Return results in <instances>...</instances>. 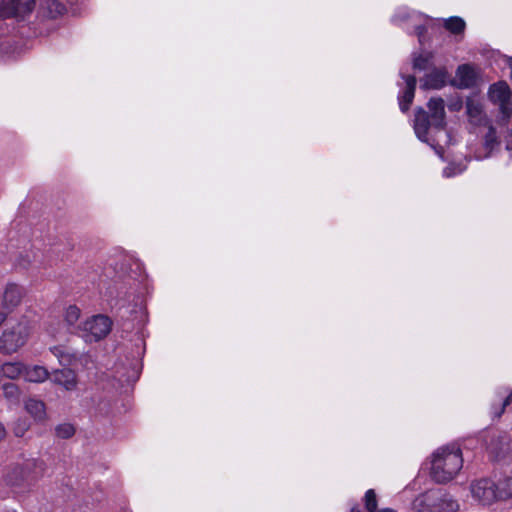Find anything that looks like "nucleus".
I'll list each match as a JSON object with an SVG mask.
<instances>
[{
    "label": "nucleus",
    "mask_w": 512,
    "mask_h": 512,
    "mask_svg": "<svg viewBox=\"0 0 512 512\" xmlns=\"http://www.w3.org/2000/svg\"><path fill=\"white\" fill-rule=\"evenodd\" d=\"M462 467L460 448L455 444L445 446L433 454L431 476L438 483H446L454 479Z\"/></svg>",
    "instance_id": "nucleus-1"
},
{
    "label": "nucleus",
    "mask_w": 512,
    "mask_h": 512,
    "mask_svg": "<svg viewBox=\"0 0 512 512\" xmlns=\"http://www.w3.org/2000/svg\"><path fill=\"white\" fill-rule=\"evenodd\" d=\"M488 98L499 108L496 124L500 127V134L511 135L507 123L512 118V95L507 83L500 81L492 84L488 91Z\"/></svg>",
    "instance_id": "nucleus-2"
},
{
    "label": "nucleus",
    "mask_w": 512,
    "mask_h": 512,
    "mask_svg": "<svg viewBox=\"0 0 512 512\" xmlns=\"http://www.w3.org/2000/svg\"><path fill=\"white\" fill-rule=\"evenodd\" d=\"M46 471V464L42 459H26L15 464L7 474V481L13 486L23 483H32L42 478Z\"/></svg>",
    "instance_id": "nucleus-3"
},
{
    "label": "nucleus",
    "mask_w": 512,
    "mask_h": 512,
    "mask_svg": "<svg viewBox=\"0 0 512 512\" xmlns=\"http://www.w3.org/2000/svg\"><path fill=\"white\" fill-rule=\"evenodd\" d=\"M391 23L405 30L409 34H416L419 42L427 32L426 16L406 6L395 9L390 19Z\"/></svg>",
    "instance_id": "nucleus-4"
},
{
    "label": "nucleus",
    "mask_w": 512,
    "mask_h": 512,
    "mask_svg": "<svg viewBox=\"0 0 512 512\" xmlns=\"http://www.w3.org/2000/svg\"><path fill=\"white\" fill-rule=\"evenodd\" d=\"M32 332L31 323L21 320L9 329H6L0 337V352L12 354L23 347Z\"/></svg>",
    "instance_id": "nucleus-5"
},
{
    "label": "nucleus",
    "mask_w": 512,
    "mask_h": 512,
    "mask_svg": "<svg viewBox=\"0 0 512 512\" xmlns=\"http://www.w3.org/2000/svg\"><path fill=\"white\" fill-rule=\"evenodd\" d=\"M112 321L105 315H94L82 322L79 327V335L85 342H97L105 338L111 331Z\"/></svg>",
    "instance_id": "nucleus-6"
},
{
    "label": "nucleus",
    "mask_w": 512,
    "mask_h": 512,
    "mask_svg": "<svg viewBox=\"0 0 512 512\" xmlns=\"http://www.w3.org/2000/svg\"><path fill=\"white\" fill-rule=\"evenodd\" d=\"M496 483L490 479H480L471 484V493L475 500L483 505H490L498 500Z\"/></svg>",
    "instance_id": "nucleus-7"
},
{
    "label": "nucleus",
    "mask_w": 512,
    "mask_h": 512,
    "mask_svg": "<svg viewBox=\"0 0 512 512\" xmlns=\"http://www.w3.org/2000/svg\"><path fill=\"white\" fill-rule=\"evenodd\" d=\"M34 6L35 0H0V19L24 17Z\"/></svg>",
    "instance_id": "nucleus-8"
},
{
    "label": "nucleus",
    "mask_w": 512,
    "mask_h": 512,
    "mask_svg": "<svg viewBox=\"0 0 512 512\" xmlns=\"http://www.w3.org/2000/svg\"><path fill=\"white\" fill-rule=\"evenodd\" d=\"M442 489H430L417 496L411 506L412 512H433L436 503L441 500Z\"/></svg>",
    "instance_id": "nucleus-9"
},
{
    "label": "nucleus",
    "mask_w": 512,
    "mask_h": 512,
    "mask_svg": "<svg viewBox=\"0 0 512 512\" xmlns=\"http://www.w3.org/2000/svg\"><path fill=\"white\" fill-rule=\"evenodd\" d=\"M428 108L432 126L438 130L444 129L446 124L444 100L442 98H431L428 102Z\"/></svg>",
    "instance_id": "nucleus-10"
},
{
    "label": "nucleus",
    "mask_w": 512,
    "mask_h": 512,
    "mask_svg": "<svg viewBox=\"0 0 512 512\" xmlns=\"http://www.w3.org/2000/svg\"><path fill=\"white\" fill-rule=\"evenodd\" d=\"M23 289L16 284H8L4 290L2 305L7 312L14 310L21 302Z\"/></svg>",
    "instance_id": "nucleus-11"
},
{
    "label": "nucleus",
    "mask_w": 512,
    "mask_h": 512,
    "mask_svg": "<svg viewBox=\"0 0 512 512\" xmlns=\"http://www.w3.org/2000/svg\"><path fill=\"white\" fill-rule=\"evenodd\" d=\"M431 125L432 121L429 118V114L423 108L419 107L415 112L414 131L418 139L422 142H428L427 134Z\"/></svg>",
    "instance_id": "nucleus-12"
},
{
    "label": "nucleus",
    "mask_w": 512,
    "mask_h": 512,
    "mask_svg": "<svg viewBox=\"0 0 512 512\" xmlns=\"http://www.w3.org/2000/svg\"><path fill=\"white\" fill-rule=\"evenodd\" d=\"M447 81V72L444 69H433L421 79L422 89H441Z\"/></svg>",
    "instance_id": "nucleus-13"
},
{
    "label": "nucleus",
    "mask_w": 512,
    "mask_h": 512,
    "mask_svg": "<svg viewBox=\"0 0 512 512\" xmlns=\"http://www.w3.org/2000/svg\"><path fill=\"white\" fill-rule=\"evenodd\" d=\"M52 381L57 385L63 386L68 391L75 390L77 387L76 374L68 368L54 371Z\"/></svg>",
    "instance_id": "nucleus-14"
},
{
    "label": "nucleus",
    "mask_w": 512,
    "mask_h": 512,
    "mask_svg": "<svg viewBox=\"0 0 512 512\" xmlns=\"http://www.w3.org/2000/svg\"><path fill=\"white\" fill-rule=\"evenodd\" d=\"M403 79L406 83V88L403 91L402 95H399V106L402 112H407L410 108V105L413 102L415 88H416V78L412 75L403 76Z\"/></svg>",
    "instance_id": "nucleus-15"
},
{
    "label": "nucleus",
    "mask_w": 512,
    "mask_h": 512,
    "mask_svg": "<svg viewBox=\"0 0 512 512\" xmlns=\"http://www.w3.org/2000/svg\"><path fill=\"white\" fill-rule=\"evenodd\" d=\"M466 112L472 124L482 125L486 123V114L482 104L478 100L468 98L466 101Z\"/></svg>",
    "instance_id": "nucleus-16"
},
{
    "label": "nucleus",
    "mask_w": 512,
    "mask_h": 512,
    "mask_svg": "<svg viewBox=\"0 0 512 512\" xmlns=\"http://www.w3.org/2000/svg\"><path fill=\"white\" fill-rule=\"evenodd\" d=\"M458 86L460 88H471L476 84V70L469 64L460 65L456 72Z\"/></svg>",
    "instance_id": "nucleus-17"
},
{
    "label": "nucleus",
    "mask_w": 512,
    "mask_h": 512,
    "mask_svg": "<svg viewBox=\"0 0 512 512\" xmlns=\"http://www.w3.org/2000/svg\"><path fill=\"white\" fill-rule=\"evenodd\" d=\"M497 397L498 399L492 404L491 413L494 417L499 418L512 401V391L508 388H502L497 391Z\"/></svg>",
    "instance_id": "nucleus-18"
},
{
    "label": "nucleus",
    "mask_w": 512,
    "mask_h": 512,
    "mask_svg": "<svg viewBox=\"0 0 512 512\" xmlns=\"http://www.w3.org/2000/svg\"><path fill=\"white\" fill-rule=\"evenodd\" d=\"M25 410L34 418L35 421H44L46 419V407L41 400L30 398L25 402Z\"/></svg>",
    "instance_id": "nucleus-19"
},
{
    "label": "nucleus",
    "mask_w": 512,
    "mask_h": 512,
    "mask_svg": "<svg viewBox=\"0 0 512 512\" xmlns=\"http://www.w3.org/2000/svg\"><path fill=\"white\" fill-rule=\"evenodd\" d=\"M26 381L34 382V383H41L44 382L49 377L48 370L43 366H32V367H26L24 369V376Z\"/></svg>",
    "instance_id": "nucleus-20"
},
{
    "label": "nucleus",
    "mask_w": 512,
    "mask_h": 512,
    "mask_svg": "<svg viewBox=\"0 0 512 512\" xmlns=\"http://www.w3.org/2000/svg\"><path fill=\"white\" fill-rule=\"evenodd\" d=\"M488 450L495 459H499L509 450V439L506 436L498 435L491 440Z\"/></svg>",
    "instance_id": "nucleus-21"
},
{
    "label": "nucleus",
    "mask_w": 512,
    "mask_h": 512,
    "mask_svg": "<svg viewBox=\"0 0 512 512\" xmlns=\"http://www.w3.org/2000/svg\"><path fill=\"white\" fill-rule=\"evenodd\" d=\"M41 9L50 18H57L66 12L65 6L57 0H43Z\"/></svg>",
    "instance_id": "nucleus-22"
},
{
    "label": "nucleus",
    "mask_w": 512,
    "mask_h": 512,
    "mask_svg": "<svg viewBox=\"0 0 512 512\" xmlns=\"http://www.w3.org/2000/svg\"><path fill=\"white\" fill-rule=\"evenodd\" d=\"M25 366L21 362H7L1 366V373L9 379H16L24 376Z\"/></svg>",
    "instance_id": "nucleus-23"
},
{
    "label": "nucleus",
    "mask_w": 512,
    "mask_h": 512,
    "mask_svg": "<svg viewBox=\"0 0 512 512\" xmlns=\"http://www.w3.org/2000/svg\"><path fill=\"white\" fill-rule=\"evenodd\" d=\"M444 27L452 34L458 35L464 32L466 23L458 16H452L444 20Z\"/></svg>",
    "instance_id": "nucleus-24"
},
{
    "label": "nucleus",
    "mask_w": 512,
    "mask_h": 512,
    "mask_svg": "<svg viewBox=\"0 0 512 512\" xmlns=\"http://www.w3.org/2000/svg\"><path fill=\"white\" fill-rule=\"evenodd\" d=\"M498 500L512 498V477H506L496 484Z\"/></svg>",
    "instance_id": "nucleus-25"
},
{
    "label": "nucleus",
    "mask_w": 512,
    "mask_h": 512,
    "mask_svg": "<svg viewBox=\"0 0 512 512\" xmlns=\"http://www.w3.org/2000/svg\"><path fill=\"white\" fill-rule=\"evenodd\" d=\"M363 505L367 512H377L378 509V496L374 489H368L362 499Z\"/></svg>",
    "instance_id": "nucleus-26"
},
{
    "label": "nucleus",
    "mask_w": 512,
    "mask_h": 512,
    "mask_svg": "<svg viewBox=\"0 0 512 512\" xmlns=\"http://www.w3.org/2000/svg\"><path fill=\"white\" fill-rule=\"evenodd\" d=\"M3 395L10 403H18L20 399V390L14 383H4L2 385Z\"/></svg>",
    "instance_id": "nucleus-27"
},
{
    "label": "nucleus",
    "mask_w": 512,
    "mask_h": 512,
    "mask_svg": "<svg viewBox=\"0 0 512 512\" xmlns=\"http://www.w3.org/2000/svg\"><path fill=\"white\" fill-rule=\"evenodd\" d=\"M499 143L496 128L493 125H489L484 141L486 149L492 151Z\"/></svg>",
    "instance_id": "nucleus-28"
},
{
    "label": "nucleus",
    "mask_w": 512,
    "mask_h": 512,
    "mask_svg": "<svg viewBox=\"0 0 512 512\" xmlns=\"http://www.w3.org/2000/svg\"><path fill=\"white\" fill-rule=\"evenodd\" d=\"M80 317V309L75 305H70L67 307L64 313V320L69 326H73L76 324Z\"/></svg>",
    "instance_id": "nucleus-29"
},
{
    "label": "nucleus",
    "mask_w": 512,
    "mask_h": 512,
    "mask_svg": "<svg viewBox=\"0 0 512 512\" xmlns=\"http://www.w3.org/2000/svg\"><path fill=\"white\" fill-rule=\"evenodd\" d=\"M55 433L59 438L68 439L75 434V428L70 423L59 424L55 428Z\"/></svg>",
    "instance_id": "nucleus-30"
},
{
    "label": "nucleus",
    "mask_w": 512,
    "mask_h": 512,
    "mask_svg": "<svg viewBox=\"0 0 512 512\" xmlns=\"http://www.w3.org/2000/svg\"><path fill=\"white\" fill-rule=\"evenodd\" d=\"M432 59V54L419 55L414 58L413 67L417 70H426L429 68Z\"/></svg>",
    "instance_id": "nucleus-31"
},
{
    "label": "nucleus",
    "mask_w": 512,
    "mask_h": 512,
    "mask_svg": "<svg viewBox=\"0 0 512 512\" xmlns=\"http://www.w3.org/2000/svg\"><path fill=\"white\" fill-rule=\"evenodd\" d=\"M30 422L27 419L19 418L15 421L12 430L16 437H22L29 430Z\"/></svg>",
    "instance_id": "nucleus-32"
},
{
    "label": "nucleus",
    "mask_w": 512,
    "mask_h": 512,
    "mask_svg": "<svg viewBox=\"0 0 512 512\" xmlns=\"http://www.w3.org/2000/svg\"><path fill=\"white\" fill-rule=\"evenodd\" d=\"M461 170H457L456 171V168L455 167H452V166H447L446 168H444L443 170V175L445 177H452L458 173H460Z\"/></svg>",
    "instance_id": "nucleus-33"
},
{
    "label": "nucleus",
    "mask_w": 512,
    "mask_h": 512,
    "mask_svg": "<svg viewBox=\"0 0 512 512\" xmlns=\"http://www.w3.org/2000/svg\"><path fill=\"white\" fill-rule=\"evenodd\" d=\"M51 352L59 358L60 363H63L65 361L64 354L62 353L59 347H53L51 349Z\"/></svg>",
    "instance_id": "nucleus-34"
},
{
    "label": "nucleus",
    "mask_w": 512,
    "mask_h": 512,
    "mask_svg": "<svg viewBox=\"0 0 512 512\" xmlns=\"http://www.w3.org/2000/svg\"><path fill=\"white\" fill-rule=\"evenodd\" d=\"M6 436V429L4 425L0 422V441H2Z\"/></svg>",
    "instance_id": "nucleus-35"
},
{
    "label": "nucleus",
    "mask_w": 512,
    "mask_h": 512,
    "mask_svg": "<svg viewBox=\"0 0 512 512\" xmlns=\"http://www.w3.org/2000/svg\"><path fill=\"white\" fill-rule=\"evenodd\" d=\"M7 314L0 311V326L3 324V322L6 320Z\"/></svg>",
    "instance_id": "nucleus-36"
},
{
    "label": "nucleus",
    "mask_w": 512,
    "mask_h": 512,
    "mask_svg": "<svg viewBox=\"0 0 512 512\" xmlns=\"http://www.w3.org/2000/svg\"><path fill=\"white\" fill-rule=\"evenodd\" d=\"M507 65H508V67L510 69V77L512 78V57H509L507 59Z\"/></svg>",
    "instance_id": "nucleus-37"
},
{
    "label": "nucleus",
    "mask_w": 512,
    "mask_h": 512,
    "mask_svg": "<svg viewBox=\"0 0 512 512\" xmlns=\"http://www.w3.org/2000/svg\"><path fill=\"white\" fill-rule=\"evenodd\" d=\"M377 512H397V511L392 508H383V509H379Z\"/></svg>",
    "instance_id": "nucleus-38"
},
{
    "label": "nucleus",
    "mask_w": 512,
    "mask_h": 512,
    "mask_svg": "<svg viewBox=\"0 0 512 512\" xmlns=\"http://www.w3.org/2000/svg\"><path fill=\"white\" fill-rule=\"evenodd\" d=\"M353 512H360V511H359V510H356V509L354 508Z\"/></svg>",
    "instance_id": "nucleus-39"
}]
</instances>
